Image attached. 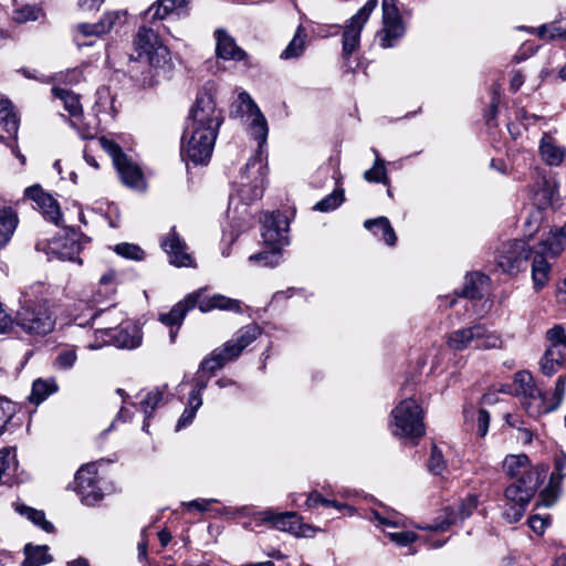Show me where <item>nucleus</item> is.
Here are the masks:
<instances>
[{
  "label": "nucleus",
  "instance_id": "nucleus-1",
  "mask_svg": "<svg viewBox=\"0 0 566 566\" xmlns=\"http://www.w3.org/2000/svg\"><path fill=\"white\" fill-rule=\"evenodd\" d=\"M566 244L565 226L535 247L524 240L514 239L503 242L496 251L495 262L503 273L514 274L522 271L527 260L532 259V280L534 289L539 291L549 281L552 272L548 259L558 256Z\"/></svg>",
  "mask_w": 566,
  "mask_h": 566
},
{
  "label": "nucleus",
  "instance_id": "nucleus-2",
  "mask_svg": "<svg viewBox=\"0 0 566 566\" xmlns=\"http://www.w3.org/2000/svg\"><path fill=\"white\" fill-rule=\"evenodd\" d=\"M212 88V85L205 86L198 92L182 133L181 156L193 164L208 163L223 122Z\"/></svg>",
  "mask_w": 566,
  "mask_h": 566
},
{
  "label": "nucleus",
  "instance_id": "nucleus-3",
  "mask_svg": "<svg viewBox=\"0 0 566 566\" xmlns=\"http://www.w3.org/2000/svg\"><path fill=\"white\" fill-rule=\"evenodd\" d=\"M231 116L247 117L249 134L258 142L255 155L248 160L240 176L238 197L245 205L260 199L266 177L263 146L266 144L269 125L265 116L249 93L241 92L231 105Z\"/></svg>",
  "mask_w": 566,
  "mask_h": 566
},
{
  "label": "nucleus",
  "instance_id": "nucleus-4",
  "mask_svg": "<svg viewBox=\"0 0 566 566\" xmlns=\"http://www.w3.org/2000/svg\"><path fill=\"white\" fill-rule=\"evenodd\" d=\"M261 334L262 328L258 324L252 323L242 326L222 346L211 352L210 356L201 363L196 374H186L179 386H189L191 389L233 386L234 382L230 378L222 377L216 379L213 371L237 359Z\"/></svg>",
  "mask_w": 566,
  "mask_h": 566
},
{
  "label": "nucleus",
  "instance_id": "nucleus-5",
  "mask_svg": "<svg viewBox=\"0 0 566 566\" xmlns=\"http://www.w3.org/2000/svg\"><path fill=\"white\" fill-rule=\"evenodd\" d=\"M503 469L505 473L516 479L504 492L505 505L503 516L509 523L518 522L534 496L543 472L533 468L526 454H510L504 459Z\"/></svg>",
  "mask_w": 566,
  "mask_h": 566
},
{
  "label": "nucleus",
  "instance_id": "nucleus-6",
  "mask_svg": "<svg viewBox=\"0 0 566 566\" xmlns=\"http://www.w3.org/2000/svg\"><path fill=\"white\" fill-rule=\"evenodd\" d=\"M15 322L28 334L46 335L53 331L55 316L49 306L43 284H33L23 292Z\"/></svg>",
  "mask_w": 566,
  "mask_h": 566
},
{
  "label": "nucleus",
  "instance_id": "nucleus-7",
  "mask_svg": "<svg viewBox=\"0 0 566 566\" xmlns=\"http://www.w3.org/2000/svg\"><path fill=\"white\" fill-rule=\"evenodd\" d=\"M138 60H144L155 71V76L167 77L172 70L170 52L157 33L145 25L140 27L134 39Z\"/></svg>",
  "mask_w": 566,
  "mask_h": 566
},
{
  "label": "nucleus",
  "instance_id": "nucleus-8",
  "mask_svg": "<svg viewBox=\"0 0 566 566\" xmlns=\"http://www.w3.org/2000/svg\"><path fill=\"white\" fill-rule=\"evenodd\" d=\"M390 429L395 437L412 441L424 434L423 408L417 397L401 400L391 410Z\"/></svg>",
  "mask_w": 566,
  "mask_h": 566
},
{
  "label": "nucleus",
  "instance_id": "nucleus-9",
  "mask_svg": "<svg viewBox=\"0 0 566 566\" xmlns=\"http://www.w3.org/2000/svg\"><path fill=\"white\" fill-rule=\"evenodd\" d=\"M501 343L500 336L488 331L482 324L459 328L451 332L447 337L448 347L455 352H462L469 347L492 349L500 347Z\"/></svg>",
  "mask_w": 566,
  "mask_h": 566
},
{
  "label": "nucleus",
  "instance_id": "nucleus-10",
  "mask_svg": "<svg viewBox=\"0 0 566 566\" xmlns=\"http://www.w3.org/2000/svg\"><path fill=\"white\" fill-rule=\"evenodd\" d=\"M98 142L101 147L112 157L123 184L130 188H142L144 177L140 167L128 158L114 140L101 137Z\"/></svg>",
  "mask_w": 566,
  "mask_h": 566
},
{
  "label": "nucleus",
  "instance_id": "nucleus-11",
  "mask_svg": "<svg viewBox=\"0 0 566 566\" xmlns=\"http://www.w3.org/2000/svg\"><path fill=\"white\" fill-rule=\"evenodd\" d=\"M382 29L378 33L380 45L385 49L392 48L405 35L406 27L397 0H382Z\"/></svg>",
  "mask_w": 566,
  "mask_h": 566
},
{
  "label": "nucleus",
  "instance_id": "nucleus-12",
  "mask_svg": "<svg viewBox=\"0 0 566 566\" xmlns=\"http://www.w3.org/2000/svg\"><path fill=\"white\" fill-rule=\"evenodd\" d=\"M262 222V239L265 247L283 249L289 244L290 219L282 211L265 212Z\"/></svg>",
  "mask_w": 566,
  "mask_h": 566
},
{
  "label": "nucleus",
  "instance_id": "nucleus-13",
  "mask_svg": "<svg viewBox=\"0 0 566 566\" xmlns=\"http://www.w3.org/2000/svg\"><path fill=\"white\" fill-rule=\"evenodd\" d=\"M119 392L122 394L123 407L118 412V417L126 421L130 418V407L139 409L145 415L143 431L148 432L149 422L147 419L161 402V391H147L145 395L136 392L134 396H130L125 391Z\"/></svg>",
  "mask_w": 566,
  "mask_h": 566
},
{
  "label": "nucleus",
  "instance_id": "nucleus-14",
  "mask_svg": "<svg viewBox=\"0 0 566 566\" xmlns=\"http://www.w3.org/2000/svg\"><path fill=\"white\" fill-rule=\"evenodd\" d=\"M76 492L85 505H95L103 499L98 486L97 469L95 463L82 465L75 474Z\"/></svg>",
  "mask_w": 566,
  "mask_h": 566
},
{
  "label": "nucleus",
  "instance_id": "nucleus-15",
  "mask_svg": "<svg viewBox=\"0 0 566 566\" xmlns=\"http://www.w3.org/2000/svg\"><path fill=\"white\" fill-rule=\"evenodd\" d=\"M521 403L531 416L554 411L563 400V391H516Z\"/></svg>",
  "mask_w": 566,
  "mask_h": 566
},
{
  "label": "nucleus",
  "instance_id": "nucleus-16",
  "mask_svg": "<svg viewBox=\"0 0 566 566\" xmlns=\"http://www.w3.org/2000/svg\"><path fill=\"white\" fill-rule=\"evenodd\" d=\"M198 293H190L184 300L178 302L168 313H160L159 321L170 327V340L175 342L178 329L180 328L187 313L197 306Z\"/></svg>",
  "mask_w": 566,
  "mask_h": 566
},
{
  "label": "nucleus",
  "instance_id": "nucleus-17",
  "mask_svg": "<svg viewBox=\"0 0 566 566\" xmlns=\"http://www.w3.org/2000/svg\"><path fill=\"white\" fill-rule=\"evenodd\" d=\"M25 197L36 203L38 209L43 217L59 226L62 220V213L57 201L46 193L40 186L34 185L25 189Z\"/></svg>",
  "mask_w": 566,
  "mask_h": 566
},
{
  "label": "nucleus",
  "instance_id": "nucleus-18",
  "mask_svg": "<svg viewBox=\"0 0 566 566\" xmlns=\"http://www.w3.org/2000/svg\"><path fill=\"white\" fill-rule=\"evenodd\" d=\"M161 247L169 256V262L176 266H192L193 259L187 252L188 247L186 242L177 233L176 228L172 227L165 239L161 241Z\"/></svg>",
  "mask_w": 566,
  "mask_h": 566
},
{
  "label": "nucleus",
  "instance_id": "nucleus-19",
  "mask_svg": "<svg viewBox=\"0 0 566 566\" xmlns=\"http://www.w3.org/2000/svg\"><path fill=\"white\" fill-rule=\"evenodd\" d=\"M478 506V497L475 495H468L457 509L448 507L446 510V518L439 523L419 526L422 530H429L431 532H444L454 524L458 520H464L469 517Z\"/></svg>",
  "mask_w": 566,
  "mask_h": 566
},
{
  "label": "nucleus",
  "instance_id": "nucleus-20",
  "mask_svg": "<svg viewBox=\"0 0 566 566\" xmlns=\"http://www.w3.org/2000/svg\"><path fill=\"white\" fill-rule=\"evenodd\" d=\"M261 518L263 525H271L273 528L289 532L294 535H303L298 515L295 512H275L273 510H263Z\"/></svg>",
  "mask_w": 566,
  "mask_h": 566
},
{
  "label": "nucleus",
  "instance_id": "nucleus-21",
  "mask_svg": "<svg viewBox=\"0 0 566 566\" xmlns=\"http://www.w3.org/2000/svg\"><path fill=\"white\" fill-rule=\"evenodd\" d=\"M214 39L216 54L219 59L240 62L248 57L247 52L237 44L235 39L227 30L217 29Z\"/></svg>",
  "mask_w": 566,
  "mask_h": 566
},
{
  "label": "nucleus",
  "instance_id": "nucleus-22",
  "mask_svg": "<svg viewBox=\"0 0 566 566\" xmlns=\"http://www.w3.org/2000/svg\"><path fill=\"white\" fill-rule=\"evenodd\" d=\"M198 293L197 307L202 312L207 313L212 310L229 311L233 313H242V303L239 300L230 298L222 294H213L211 296H203V290L196 291Z\"/></svg>",
  "mask_w": 566,
  "mask_h": 566
},
{
  "label": "nucleus",
  "instance_id": "nucleus-23",
  "mask_svg": "<svg viewBox=\"0 0 566 566\" xmlns=\"http://www.w3.org/2000/svg\"><path fill=\"white\" fill-rule=\"evenodd\" d=\"M124 11L106 12L97 23H80L76 31L83 36H101L108 33L117 23L125 20Z\"/></svg>",
  "mask_w": 566,
  "mask_h": 566
},
{
  "label": "nucleus",
  "instance_id": "nucleus-24",
  "mask_svg": "<svg viewBox=\"0 0 566 566\" xmlns=\"http://www.w3.org/2000/svg\"><path fill=\"white\" fill-rule=\"evenodd\" d=\"M566 468V455H558L555 460L554 471L551 474L548 485L541 492L539 499L541 504L548 507L552 506L559 494V484L562 483L565 473L563 472Z\"/></svg>",
  "mask_w": 566,
  "mask_h": 566
},
{
  "label": "nucleus",
  "instance_id": "nucleus-25",
  "mask_svg": "<svg viewBox=\"0 0 566 566\" xmlns=\"http://www.w3.org/2000/svg\"><path fill=\"white\" fill-rule=\"evenodd\" d=\"M534 185L532 186L534 205L539 209L551 206L556 193V186L541 171L535 172Z\"/></svg>",
  "mask_w": 566,
  "mask_h": 566
},
{
  "label": "nucleus",
  "instance_id": "nucleus-26",
  "mask_svg": "<svg viewBox=\"0 0 566 566\" xmlns=\"http://www.w3.org/2000/svg\"><path fill=\"white\" fill-rule=\"evenodd\" d=\"M111 338L117 347L133 349L142 344L143 337L140 328L137 325L127 324L117 327L114 333L111 334Z\"/></svg>",
  "mask_w": 566,
  "mask_h": 566
},
{
  "label": "nucleus",
  "instance_id": "nucleus-27",
  "mask_svg": "<svg viewBox=\"0 0 566 566\" xmlns=\"http://www.w3.org/2000/svg\"><path fill=\"white\" fill-rule=\"evenodd\" d=\"M365 24L350 18L344 27L343 32V56L348 59L358 48L360 33Z\"/></svg>",
  "mask_w": 566,
  "mask_h": 566
},
{
  "label": "nucleus",
  "instance_id": "nucleus-28",
  "mask_svg": "<svg viewBox=\"0 0 566 566\" xmlns=\"http://www.w3.org/2000/svg\"><path fill=\"white\" fill-rule=\"evenodd\" d=\"M18 223L19 218L12 208H0V250L9 244Z\"/></svg>",
  "mask_w": 566,
  "mask_h": 566
},
{
  "label": "nucleus",
  "instance_id": "nucleus-29",
  "mask_svg": "<svg viewBox=\"0 0 566 566\" xmlns=\"http://www.w3.org/2000/svg\"><path fill=\"white\" fill-rule=\"evenodd\" d=\"M542 158L549 166H559L565 157V148L555 144L553 137L544 134L539 145Z\"/></svg>",
  "mask_w": 566,
  "mask_h": 566
},
{
  "label": "nucleus",
  "instance_id": "nucleus-30",
  "mask_svg": "<svg viewBox=\"0 0 566 566\" xmlns=\"http://www.w3.org/2000/svg\"><path fill=\"white\" fill-rule=\"evenodd\" d=\"M364 227L371 231L374 235H381V239L387 245L394 247L396 244L397 235L386 217L368 219L364 222Z\"/></svg>",
  "mask_w": 566,
  "mask_h": 566
},
{
  "label": "nucleus",
  "instance_id": "nucleus-31",
  "mask_svg": "<svg viewBox=\"0 0 566 566\" xmlns=\"http://www.w3.org/2000/svg\"><path fill=\"white\" fill-rule=\"evenodd\" d=\"M490 279L480 272H473L465 276L462 296L470 300L481 298Z\"/></svg>",
  "mask_w": 566,
  "mask_h": 566
},
{
  "label": "nucleus",
  "instance_id": "nucleus-32",
  "mask_svg": "<svg viewBox=\"0 0 566 566\" xmlns=\"http://www.w3.org/2000/svg\"><path fill=\"white\" fill-rule=\"evenodd\" d=\"M52 93L56 98L63 102L64 108L69 112L72 119L82 118V105L78 95L62 87H53Z\"/></svg>",
  "mask_w": 566,
  "mask_h": 566
},
{
  "label": "nucleus",
  "instance_id": "nucleus-33",
  "mask_svg": "<svg viewBox=\"0 0 566 566\" xmlns=\"http://www.w3.org/2000/svg\"><path fill=\"white\" fill-rule=\"evenodd\" d=\"M201 405L202 397L200 395V391H191L187 400V406L176 423V431H180L192 423L196 413L198 409L201 407Z\"/></svg>",
  "mask_w": 566,
  "mask_h": 566
},
{
  "label": "nucleus",
  "instance_id": "nucleus-34",
  "mask_svg": "<svg viewBox=\"0 0 566 566\" xmlns=\"http://www.w3.org/2000/svg\"><path fill=\"white\" fill-rule=\"evenodd\" d=\"M0 125L9 134H15L19 127V120L12 109V104L2 94H0Z\"/></svg>",
  "mask_w": 566,
  "mask_h": 566
},
{
  "label": "nucleus",
  "instance_id": "nucleus-35",
  "mask_svg": "<svg viewBox=\"0 0 566 566\" xmlns=\"http://www.w3.org/2000/svg\"><path fill=\"white\" fill-rule=\"evenodd\" d=\"M261 515L262 511H258L251 505L237 506L234 511V518L247 520L242 523V526L248 531H255L263 525Z\"/></svg>",
  "mask_w": 566,
  "mask_h": 566
},
{
  "label": "nucleus",
  "instance_id": "nucleus-36",
  "mask_svg": "<svg viewBox=\"0 0 566 566\" xmlns=\"http://www.w3.org/2000/svg\"><path fill=\"white\" fill-rule=\"evenodd\" d=\"M565 357L562 350L547 348L541 359L542 373L546 376L555 374L564 364Z\"/></svg>",
  "mask_w": 566,
  "mask_h": 566
},
{
  "label": "nucleus",
  "instance_id": "nucleus-37",
  "mask_svg": "<svg viewBox=\"0 0 566 566\" xmlns=\"http://www.w3.org/2000/svg\"><path fill=\"white\" fill-rule=\"evenodd\" d=\"M306 32L302 25H298L293 39L285 50L281 53V59L290 60L301 56L305 49Z\"/></svg>",
  "mask_w": 566,
  "mask_h": 566
},
{
  "label": "nucleus",
  "instance_id": "nucleus-38",
  "mask_svg": "<svg viewBox=\"0 0 566 566\" xmlns=\"http://www.w3.org/2000/svg\"><path fill=\"white\" fill-rule=\"evenodd\" d=\"M17 454L12 448L0 449V483H6L17 468Z\"/></svg>",
  "mask_w": 566,
  "mask_h": 566
},
{
  "label": "nucleus",
  "instance_id": "nucleus-39",
  "mask_svg": "<svg viewBox=\"0 0 566 566\" xmlns=\"http://www.w3.org/2000/svg\"><path fill=\"white\" fill-rule=\"evenodd\" d=\"M25 558L22 566H42L51 560L48 554V546L27 545L24 548Z\"/></svg>",
  "mask_w": 566,
  "mask_h": 566
},
{
  "label": "nucleus",
  "instance_id": "nucleus-40",
  "mask_svg": "<svg viewBox=\"0 0 566 566\" xmlns=\"http://www.w3.org/2000/svg\"><path fill=\"white\" fill-rule=\"evenodd\" d=\"M15 510L21 515L27 516L33 524L40 526L43 531L48 533L53 532L54 526L51 522L46 521L43 511L34 510L24 504L17 505Z\"/></svg>",
  "mask_w": 566,
  "mask_h": 566
},
{
  "label": "nucleus",
  "instance_id": "nucleus-41",
  "mask_svg": "<svg viewBox=\"0 0 566 566\" xmlns=\"http://www.w3.org/2000/svg\"><path fill=\"white\" fill-rule=\"evenodd\" d=\"M370 518L385 527H403L406 525V517L394 510L385 513L373 511Z\"/></svg>",
  "mask_w": 566,
  "mask_h": 566
},
{
  "label": "nucleus",
  "instance_id": "nucleus-42",
  "mask_svg": "<svg viewBox=\"0 0 566 566\" xmlns=\"http://www.w3.org/2000/svg\"><path fill=\"white\" fill-rule=\"evenodd\" d=\"M364 179L368 182L382 184L388 186L389 178L387 176L386 163L382 158H375L370 169L364 172Z\"/></svg>",
  "mask_w": 566,
  "mask_h": 566
},
{
  "label": "nucleus",
  "instance_id": "nucleus-43",
  "mask_svg": "<svg viewBox=\"0 0 566 566\" xmlns=\"http://www.w3.org/2000/svg\"><path fill=\"white\" fill-rule=\"evenodd\" d=\"M266 248L268 249L262 252L250 255L249 261L259 263L260 265H263V266H270V268H274V266L279 265L281 262V258H282V255H281L282 249H275V247H266Z\"/></svg>",
  "mask_w": 566,
  "mask_h": 566
},
{
  "label": "nucleus",
  "instance_id": "nucleus-44",
  "mask_svg": "<svg viewBox=\"0 0 566 566\" xmlns=\"http://www.w3.org/2000/svg\"><path fill=\"white\" fill-rule=\"evenodd\" d=\"M345 200L344 190L340 188L335 189L332 193L324 197L316 202L314 210L319 212H329L337 209Z\"/></svg>",
  "mask_w": 566,
  "mask_h": 566
},
{
  "label": "nucleus",
  "instance_id": "nucleus-45",
  "mask_svg": "<svg viewBox=\"0 0 566 566\" xmlns=\"http://www.w3.org/2000/svg\"><path fill=\"white\" fill-rule=\"evenodd\" d=\"M536 35L546 41L564 40L566 41V28H562L555 23L543 24L534 30Z\"/></svg>",
  "mask_w": 566,
  "mask_h": 566
},
{
  "label": "nucleus",
  "instance_id": "nucleus-46",
  "mask_svg": "<svg viewBox=\"0 0 566 566\" xmlns=\"http://www.w3.org/2000/svg\"><path fill=\"white\" fill-rule=\"evenodd\" d=\"M115 314L114 310H107L102 312H96L92 316L93 324L101 318L105 317V321L101 324H98L97 331L103 332L111 336V334L114 333V331L117 328L116 326L122 322V318L112 319V316Z\"/></svg>",
  "mask_w": 566,
  "mask_h": 566
},
{
  "label": "nucleus",
  "instance_id": "nucleus-47",
  "mask_svg": "<svg viewBox=\"0 0 566 566\" xmlns=\"http://www.w3.org/2000/svg\"><path fill=\"white\" fill-rule=\"evenodd\" d=\"M546 337L551 344L548 348H556L564 353L566 349V333L562 325H555L549 328L546 333Z\"/></svg>",
  "mask_w": 566,
  "mask_h": 566
},
{
  "label": "nucleus",
  "instance_id": "nucleus-48",
  "mask_svg": "<svg viewBox=\"0 0 566 566\" xmlns=\"http://www.w3.org/2000/svg\"><path fill=\"white\" fill-rule=\"evenodd\" d=\"M114 251L126 259L140 261L145 256V252L137 244L133 243H118L114 247Z\"/></svg>",
  "mask_w": 566,
  "mask_h": 566
},
{
  "label": "nucleus",
  "instance_id": "nucleus-49",
  "mask_svg": "<svg viewBox=\"0 0 566 566\" xmlns=\"http://www.w3.org/2000/svg\"><path fill=\"white\" fill-rule=\"evenodd\" d=\"M41 14V9L35 6H24L15 9L12 13V20L17 23H25L29 21H35Z\"/></svg>",
  "mask_w": 566,
  "mask_h": 566
},
{
  "label": "nucleus",
  "instance_id": "nucleus-50",
  "mask_svg": "<svg viewBox=\"0 0 566 566\" xmlns=\"http://www.w3.org/2000/svg\"><path fill=\"white\" fill-rule=\"evenodd\" d=\"M17 406L6 397L0 396V436L3 433L6 426L15 413Z\"/></svg>",
  "mask_w": 566,
  "mask_h": 566
},
{
  "label": "nucleus",
  "instance_id": "nucleus-51",
  "mask_svg": "<svg viewBox=\"0 0 566 566\" xmlns=\"http://www.w3.org/2000/svg\"><path fill=\"white\" fill-rule=\"evenodd\" d=\"M428 469L436 475L442 474L446 469V461L442 451L437 446H432L431 448Z\"/></svg>",
  "mask_w": 566,
  "mask_h": 566
},
{
  "label": "nucleus",
  "instance_id": "nucleus-52",
  "mask_svg": "<svg viewBox=\"0 0 566 566\" xmlns=\"http://www.w3.org/2000/svg\"><path fill=\"white\" fill-rule=\"evenodd\" d=\"M76 352L73 347H66L59 352L55 357V366L60 369H69L76 361Z\"/></svg>",
  "mask_w": 566,
  "mask_h": 566
},
{
  "label": "nucleus",
  "instance_id": "nucleus-53",
  "mask_svg": "<svg viewBox=\"0 0 566 566\" xmlns=\"http://www.w3.org/2000/svg\"><path fill=\"white\" fill-rule=\"evenodd\" d=\"M391 542L400 547L408 546L417 539V535L410 531L386 532Z\"/></svg>",
  "mask_w": 566,
  "mask_h": 566
},
{
  "label": "nucleus",
  "instance_id": "nucleus-54",
  "mask_svg": "<svg viewBox=\"0 0 566 566\" xmlns=\"http://www.w3.org/2000/svg\"><path fill=\"white\" fill-rule=\"evenodd\" d=\"M515 389H533L535 387L533 376L527 370H520L514 375Z\"/></svg>",
  "mask_w": 566,
  "mask_h": 566
},
{
  "label": "nucleus",
  "instance_id": "nucleus-55",
  "mask_svg": "<svg viewBox=\"0 0 566 566\" xmlns=\"http://www.w3.org/2000/svg\"><path fill=\"white\" fill-rule=\"evenodd\" d=\"M376 7L377 0H368L352 18L355 19V21H359L360 23L366 24Z\"/></svg>",
  "mask_w": 566,
  "mask_h": 566
},
{
  "label": "nucleus",
  "instance_id": "nucleus-56",
  "mask_svg": "<svg viewBox=\"0 0 566 566\" xmlns=\"http://www.w3.org/2000/svg\"><path fill=\"white\" fill-rule=\"evenodd\" d=\"M490 413L484 407H480L478 411V434L483 438L489 431Z\"/></svg>",
  "mask_w": 566,
  "mask_h": 566
},
{
  "label": "nucleus",
  "instance_id": "nucleus-57",
  "mask_svg": "<svg viewBox=\"0 0 566 566\" xmlns=\"http://www.w3.org/2000/svg\"><path fill=\"white\" fill-rule=\"evenodd\" d=\"M549 524V517L548 516H539V515H533L528 520V525L532 528V531L538 535H542L544 531L546 530L547 525Z\"/></svg>",
  "mask_w": 566,
  "mask_h": 566
},
{
  "label": "nucleus",
  "instance_id": "nucleus-58",
  "mask_svg": "<svg viewBox=\"0 0 566 566\" xmlns=\"http://www.w3.org/2000/svg\"><path fill=\"white\" fill-rule=\"evenodd\" d=\"M52 250L57 254L59 259L61 260H75V256L80 253L81 247L77 242L74 240L71 241V245L62 251H55V248H52Z\"/></svg>",
  "mask_w": 566,
  "mask_h": 566
},
{
  "label": "nucleus",
  "instance_id": "nucleus-59",
  "mask_svg": "<svg viewBox=\"0 0 566 566\" xmlns=\"http://www.w3.org/2000/svg\"><path fill=\"white\" fill-rule=\"evenodd\" d=\"M164 7L160 6V0L154 3L146 12L145 20L147 22H155L163 20L167 14H163Z\"/></svg>",
  "mask_w": 566,
  "mask_h": 566
},
{
  "label": "nucleus",
  "instance_id": "nucleus-60",
  "mask_svg": "<svg viewBox=\"0 0 566 566\" xmlns=\"http://www.w3.org/2000/svg\"><path fill=\"white\" fill-rule=\"evenodd\" d=\"M305 505L307 509H315L318 505L327 506L328 499L324 497L319 492L313 491L308 494Z\"/></svg>",
  "mask_w": 566,
  "mask_h": 566
},
{
  "label": "nucleus",
  "instance_id": "nucleus-61",
  "mask_svg": "<svg viewBox=\"0 0 566 566\" xmlns=\"http://www.w3.org/2000/svg\"><path fill=\"white\" fill-rule=\"evenodd\" d=\"M216 502L217 500L214 499H198L190 502H185L182 505L189 510L195 509L200 512H206L209 510L210 504Z\"/></svg>",
  "mask_w": 566,
  "mask_h": 566
},
{
  "label": "nucleus",
  "instance_id": "nucleus-62",
  "mask_svg": "<svg viewBox=\"0 0 566 566\" xmlns=\"http://www.w3.org/2000/svg\"><path fill=\"white\" fill-rule=\"evenodd\" d=\"M81 119H71V125L80 133L81 137L84 139L93 138L96 135V130L94 127H81L80 126Z\"/></svg>",
  "mask_w": 566,
  "mask_h": 566
},
{
  "label": "nucleus",
  "instance_id": "nucleus-63",
  "mask_svg": "<svg viewBox=\"0 0 566 566\" xmlns=\"http://www.w3.org/2000/svg\"><path fill=\"white\" fill-rule=\"evenodd\" d=\"M105 0H78V7L84 12L98 10Z\"/></svg>",
  "mask_w": 566,
  "mask_h": 566
},
{
  "label": "nucleus",
  "instance_id": "nucleus-64",
  "mask_svg": "<svg viewBox=\"0 0 566 566\" xmlns=\"http://www.w3.org/2000/svg\"><path fill=\"white\" fill-rule=\"evenodd\" d=\"M525 77L524 74L521 71H515L512 75L511 82H510V88L513 92H517L521 86L524 84Z\"/></svg>",
  "mask_w": 566,
  "mask_h": 566
}]
</instances>
